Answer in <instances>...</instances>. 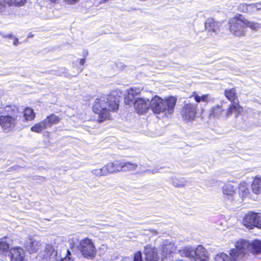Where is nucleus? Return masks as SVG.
Here are the masks:
<instances>
[{
	"label": "nucleus",
	"mask_w": 261,
	"mask_h": 261,
	"mask_svg": "<svg viewBox=\"0 0 261 261\" xmlns=\"http://www.w3.org/2000/svg\"><path fill=\"white\" fill-rule=\"evenodd\" d=\"M53 3H56L58 0H50Z\"/></svg>",
	"instance_id": "nucleus-45"
},
{
	"label": "nucleus",
	"mask_w": 261,
	"mask_h": 261,
	"mask_svg": "<svg viewBox=\"0 0 261 261\" xmlns=\"http://www.w3.org/2000/svg\"><path fill=\"white\" fill-rule=\"evenodd\" d=\"M149 94L151 96L150 98V108L156 114H163L167 116L172 114L176 102V98L174 97H169L163 99L158 96H153L151 91Z\"/></svg>",
	"instance_id": "nucleus-3"
},
{
	"label": "nucleus",
	"mask_w": 261,
	"mask_h": 261,
	"mask_svg": "<svg viewBox=\"0 0 261 261\" xmlns=\"http://www.w3.org/2000/svg\"><path fill=\"white\" fill-rule=\"evenodd\" d=\"M171 182L174 187L182 188L186 185L187 181L184 178L174 176L171 178Z\"/></svg>",
	"instance_id": "nucleus-28"
},
{
	"label": "nucleus",
	"mask_w": 261,
	"mask_h": 261,
	"mask_svg": "<svg viewBox=\"0 0 261 261\" xmlns=\"http://www.w3.org/2000/svg\"><path fill=\"white\" fill-rule=\"evenodd\" d=\"M45 251L51 261H73L69 256L70 252L64 247L47 244Z\"/></svg>",
	"instance_id": "nucleus-5"
},
{
	"label": "nucleus",
	"mask_w": 261,
	"mask_h": 261,
	"mask_svg": "<svg viewBox=\"0 0 261 261\" xmlns=\"http://www.w3.org/2000/svg\"><path fill=\"white\" fill-rule=\"evenodd\" d=\"M85 61H86L85 59H80V64L81 65H83L85 64Z\"/></svg>",
	"instance_id": "nucleus-43"
},
{
	"label": "nucleus",
	"mask_w": 261,
	"mask_h": 261,
	"mask_svg": "<svg viewBox=\"0 0 261 261\" xmlns=\"http://www.w3.org/2000/svg\"><path fill=\"white\" fill-rule=\"evenodd\" d=\"M249 193V190L245 183L240 184L238 187V197H240L242 198L246 197L248 196Z\"/></svg>",
	"instance_id": "nucleus-29"
},
{
	"label": "nucleus",
	"mask_w": 261,
	"mask_h": 261,
	"mask_svg": "<svg viewBox=\"0 0 261 261\" xmlns=\"http://www.w3.org/2000/svg\"><path fill=\"white\" fill-rule=\"evenodd\" d=\"M236 246L240 251L239 256L245 257L249 252L253 254L261 253V241L255 240L251 242L245 240H240L236 244Z\"/></svg>",
	"instance_id": "nucleus-6"
},
{
	"label": "nucleus",
	"mask_w": 261,
	"mask_h": 261,
	"mask_svg": "<svg viewBox=\"0 0 261 261\" xmlns=\"http://www.w3.org/2000/svg\"><path fill=\"white\" fill-rule=\"evenodd\" d=\"M191 99L185 101V106L182 111L183 118L188 121L194 120L196 113L197 105L191 102Z\"/></svg>",
	"instance_id": "nucleus-11"
},
{
	"label": "nucleus",
	"mask_w": 261,
	"mask_h": 261,
	"mask_svg": "<svg viewBox=\"0 0 261 261\" xmlns=\"http://www.w3.org/2000/svg\"><path fill=\"white\" fill-rule=\"evenodd\" d=\"M19 44V40L17 38H14V40L13 41V44L15 46H17Z\"/></svg>",
	"instance_id": "nucleus-42"
},
{
	"label": "nucleus",
	"mask_w": 261,
	"mask_h": 261,
	"mask_svg": "<svg viewBox=\"0 0 261 261\" xmlns=\"http://www.w3.org/2000/svg\"><path fill=\"white\" fill-rule=\"evenodd\" d=\"M11 261H23L24 251L20 247L11 248L8 253Z\"/></svg>",
	"instance_id": "nucleus-16"
},
{
	"label": "nucleus",
	"mask_w": 261,
	"mask_h": 261,
	"mask_svg": "<svg viewBox=\"0 0 261 261\" xmlns=\"http://www.w3.org/2000/svg\"><path fill=\"white\" fill-rule=\"evenodd\" d=\"M22 113L14 106H6L0 115V125L5 132H9L19 123Z\"/></svg>",
	"instance_id": "nucleus-2"
},
{
	"label": "nucleus",
	"mask_w": 261,
	"mask_h": 261,
	"mask_svg": "<svg viewBox=\"0 0 261 261\" xmlns=\"http://www.w3.org/2000/svg\"><path fill=\"white\" fill-rule=\"evenodd\" d=\"M237 188L231 183L225 184L222 187V193L226 199L230 201L238 200Z\"/></svg>",
	"instance_id": "nucleus-13"
},
{
	"label": "nucleus",
	"mask_w": 261,
	"mask_h": 261,
	"mask_svg": "<svg viewBox=\"0 0 261 261\" xmlns=\"http://www.w3.org/2000/svg\"><path fill=\"white\" fill-rule=\"evenodd\" d=\"M247 4H240L238 6V10L242 12H247Z\"/></svg>",
	"instance_id": "nucleus-36"
},
{
	"label": "nucleus",
	"mask_w": 261,
	"mask_h": 261,
	"mask_svg": "<svg viewBox=\"0 0 261 261\" xmlns=\"http://www.w3.org/2000/svg\"><path fill=\"white\" fill-rule=\"evenodd\" d=\"M0 35L3 37H4V38H13V35L12 34H8V35H5L4 34H2V33H0Z\"/></svg>",
	"instance_id": "nucleus-41"
},
{
	"label": "nucleus",
	"mask_w": 261,
	"mask_h": 261,
	"mask_svg": "<svg viewBox=\"0 0 261 261\" xmlns=\"http://www.w3.org/2000/svg\"><path fill=\"white\" fill-rule=\"evenodd\" d=\"M225 95L229 101L233 102L231 105L234 104L235 102L238 103V100L234 89L226 90L225 91Z\"/></svg>",
	"instance_id": "nucleus-26"
},
{
	"label": "nucleus",
	"mask_w": 261,
	"mask_h": 261,
	"mask_svg": "<svg viewBox=\"0 0 261 261\" xmlns=\"http://www.w3.org/2000/svg\"><path fill=\"white\" fill-rule=\"evenodd\" d=\"M144 254L145 261H158L159 257L156 249L150 245H147L144 247Z\"/></svg>",
	"instance_id": "nucleus-17"
},
{
	"label": "nucleus",
	"mask_w": 261,
	"mask_h": 261,
	"mask_svg": "<svg viewBox=\"0 0 261 261\" xmlns=\"http://www.w3.org/2000/svg\"><path fill=\"white\" fill-rule=\"evenodd\" d=\"M239 249L236 247L230 250L229 255L224 253H220L216 255L215 260V261H240L243 257L239 256Z\"/></svg>",
	"instance_id": "nucleus-12"
},
{
	"label": "nucleus",
	"mask_w": 261,
	"mask_h": 261,
	"mask_svg": "<svg viewBox=\"0 0 261 261\" xmlns=\"http://www.w3.org/2000/svg\"><path fill=\"white\" fill-rule=\"evenodd\" d=\"M9 248L8 243L5 241H0V250L5 251Z\"/></svg>",
	"instance_id": "nucleus-35"
},
{
	"label": "nucleus",
	"mask_w": 261,
	"mask_h": 261,
	"mask_svg": "<svg viewBox=\"0 0 261 261\" xmlns=\"http://www.w3.org/2000/svg\"><path fill=\"white\" fill-rule=\"evenodd\" d=\"M123 170L124 171H133L138 167V165L135 163L129 162H122Z\"/></svg>",
	"instance_id": "nucleus-31"
},
{
	"label": "nucleus",
	"mask_w": 261,
	"mask_h": 261,
	"mask_svg": "<svg viewBox=\"0 0 261 261\" xmlns=\"http://www.w3.org/2000/svg\"><path fill=\"white\" fill-rule=\"evenodd\" d=\"M253 192L256 194H261V175L256 176L251 185Z\"/></svg>",
	"instance_id": "nucleus-24"
},
{
	"label": "nucleus",
	"mask_w": 261,
	"mask_h": 261,
	"mask_svg": "<svg viewBox=\"0 0 261 261\" xmlns=\"http://www.w3.org/2000/svg\"><path fill=\"white\" fill-rule=\"evenodd\" d=\"M245 28H249L253 31H258L261 29V24L257 22L249 21L244 17Z\"/></svg>",
	"instance_id": "nucleus-30"
},
{
	"label": "nucleus",
	"mask_w": 261,
	"mask_h": 261,
	"mask_svg": "<svg viewBox=\"0 0 261 261\" xmlns=\"http://www.w3.org/2000/svg\"><path fill=\"white\" fill-rule=\"evenodd\" d=\"M131 104L134 105V108L138 113H145L150 108V97L146 96V93H145L144 96H142Z\"/></svg>",
	"instance_id": "nucleus-10"
},
{
	"label": "nucleus",
	"mask_w": 261,
	"mask_h": 261,
	"mask_svg": "<svg viewBox=\"0 0 261 261\" xmlns=\"http://www.w3.org/2000/svg\"><path fill=\"white\" fill-rule=\"evenodd\" d=\"M46 126L44 123L43 120L41 122L36 124L35 125L31 127V130L36 133H41L44 129L46 128Z\"/></svg>",
	"instance_id": "nucleus-32"
},
{
	"label": "nucleus",
	"mask_w": 261,
	"mask_h": 261,
	"mask_svg": "<svg viewBox=\"0 0 261 261\" xmlns=\"http://www.w3.org/2000/svg\"><path fill=\"white\" fill-rule=\"evenodd\" d=\"M162 256L163 258L168 257L172 253H174L176 250V247L174 244L165 241L163 242V246L162 249Z\"/></svg>",
	"instance_id": "nucleus-18"
},
{
	"label": "nucleus",
	"mask_w": 261,
	"mask_h": 261,
	"mask_svg": "<svg viewBox=\"0 0 261 261\" xmlns=\"http://www.w3.org/2000/svg\"><path fill=\"white\" fill-rule=\"evenodd\" d=\"M40 246V242L33 238L29 239L25 244L26 249L30 253L37 251L39 249Z\"/></svg>",
	"instance_id": "nucleus-21"
},
{
	"label": "nucleus",
	"mask_w": 261,
	"mask_h": 261,
	"mask_svg": "<svg viewBox=\"0 0 261 261\" xmlns=\"http://www.w3.org/2000/svg\"><path fill=\"white\" fill-rule=\"evenodd\" d=\"M247 13H252V4L247 5Z\"/></svg>",
	"instance_id": "nucleus-40"
},
{
	"label": "nucleus",
	"mask_w": 261,
	"mask_h": 261,
	"mask_svg": "<svg viewBox=\"0 0 261 261\" xmlns=\"http://www.w3.org/2000/svg\"><path fill=\"white\" fill-rule=\"evenodd\" d=\"M180 255L189 257L191 261H206L208 258L206 250L201 245L197 246L196 249L186 247L180 251Z\"/></svg>",
	"instance_id": "nucleus-7"
},
{
	"label": "nucleus",
	"mask_w": 261,
	"mask_h": 261,
	"mask_svg": "<svg viewBox=\"0 0 261 261\" xmlns=\"http://www.w3.org/2000/svg\"><path fill=\"white\" fill-rule=\"evenodd\" d=\"M60 120V118L55 114H51L50 115L47 117L43 121L45 123L46 127H50L51 125L56 124Z\"/></svg>",
	"instance_id": "nucleus-25"
},
{
	"label": "nucleus",
	"mask_w": 261,
	"mask_h": 261,
	"mask_svg": "<svg viewBox=\"0 0 261 261\" xmlns=\"http://www.w3.org/2000/svg\"><path fill=\"white\" fill-rule=\"evenodd\" d=\"M133 261H143L141 251H138L135 254Z\"/></svg>",
	"instance_id": "nucleus-37"
},
{
	"label": "nucleus",
	"mask_w": 261,
	"mask_h": 261,
	"mask_svg": "<svg viewBox=\"0 0 261 261\" xmlns=\"http://www.w3.org/2000/svg\"><path fill=\"white\" fill-rule=\"evenodd\" d=\"M256 218V213L250 212L244 217L243 223L247 227L252 228L254 225Z\"/></svg>",
	"instance_id": "nucleus-23"
},
{
	"label": "nucleus",
	"mask_w": 261,
	"mask_h": 261,
	"mask_svg": "<svg viewBox=\"0 0 261 261\" xmlns=\"http://www.w3.org/2000/svg\"><path fill=\"white\" fill-rule=\"evenodd\" d=\"M226 103L227 102L224 103V105L222 104L213 107L211 110L210 116L218 118H227L233 112H234L237 116L242 111V108L237 102H235L233 105H230L229 106H225Z\"/></svg>",
	"instance_id": "nucleus-4"
},
{
	"label": "nucleus",
	"mask_w": 261,
	"mask_h": 261,
	"mask_svg": "<svg viewBox=\"0 0 261 261\" xmlns=\"http://www.w3.org/2000/svg\"><path fill=\"white\" fill-rule=\"evenodd\" d=\"M253 226L261 228V213H256V218Z\"/></svg>",
	"instance_id": "nucleus-34"
},
{
	"label": "nucleus",
	"mask_w": 261,
	"mask_h": 261,
	"mask_svg": "<svg viewBox=\"0 0 261 261\" xmlns=\"http://www.w3.org/2000/svg\"><path fill=\"white\" fill-rule=\"evenodd\" d=\"M91 172L98 176H105L108 174L105 166L100 169H93L91 171Z\"/></svg>",
	"instance_id": "nucleus-33"
},
{
	"label": "nucleus",
	"mask_w": 261,
	"mask_h": 261,
	"mask_svg": "<svg viewBox=\"0 0 261 261\" xmlns=\"http://www.w3.org/2000/svg\"><path fill=\"white\" fill-rule=\"evenodd\" d=\"M204 25L207 35L210 37H213L217 34L220 27L221 25V23L216 21L212 18H208L205 22Z\"/></svg>",
	"instance_id": "nucleus-14"
},
{
	"label": "nucleus",
	"mask_w": 261,
	"mask_h": 261,
	"mask_svg": "<svg viewBox=\"0 0 261 261\" xmlns=\"http://www.w3.org/2000/svg\"><path fill=\"white\" fill-rule=\"evenodd\" d=\"M108 173H113L122 170V162L115 161L113 163H109L105 166Z\"/></svg>",
	"instance_id": "nucleus-20"
},
{
	"label": "nucleus",
	"mask_w": 261,
	"mask_h": 261,
	"mask_svg": "<svg viewBox=\"0 0 261 261\" xmlns=\"http://www.w3.org/2000/svg\"><path fill=\"white\" fill-rule=\"evenodd\" d=\"M146 92L143 89L136 87L130 88L127 91V95L125 98L126 101L131 104L136 100L139 99L142 96H144Z\"/></svg>",
	"instance_id": "nucleus-15"
},
{
	"label": "nucleus",
	"mask_w": 261,
	"mask_h": 261,
	"mask_svg": "<svg viewBox=\"0 0 261 261\" xmlns=\"http://www.w3.org/2000/svg\"><path fill=\"white\" fill-rule=\"evenodd\" d=\"M190 99L193 98L197 102H207L210 100V96L209 94H204L201 96H199L196 92H193V95L189 97Z\"/></svg>",
	"instance_id": "nucleus-27"
},
{
	"label": "nucleus",
	"mask_w": 261,
	"mask_h": 261,
	"mask_svg": "<svg viewBox=\"0 0 261 261\" xmlns=\"http://www.w3.org/2000/svg\"><path fill=\"white\" fill-rule=\"evenodd\" d=\"M19 112L22 114L20 118L21 120L19 121V123L21 124L26 121L32 120L35 117L33 110L29 108H25L23 112Z\"/></svg>",
	"instance_id": "nucleus-22"
},
{
	"label": "nucleus",
	"mask_w": 261,
	"mask_h": 261,
	"mask_svg": "<svg viewBox=\"0 0 261 261\" xmlns=\"http://www.w3.org/2000/svg\"><path fill=\"white\" fill-rule=\"evenodd\" d=\"M68 4L74 5L79 2L80 0H64Z\"/></svg>",
	"instance_id": "nucleus-39"
},
{
	"label": "nucleus",
	"mask_w": 261,
	"mask_h": 261,
	"mask_svg": "<svg viewBox=\"0 0 261 261\" xmlns=\"http://www.w3.org/2000/svg\"><path fill=\"white\" fill-rule=\"evenodd\" d=\"M79 249L83 256L87 258L93 259L96 254V248L93 242L88 238H85L80 241Z\"/></svg>",
	"instance_id": "nucleus-9"
},
{
	"label": "nucleus",
	"mask_w": 261,
	"mask_h": 261,
	"mask_svg": "<svg viewBox=\"0 0 261 261\" xmlns=\"http://www.w3.org/2000/svg\"><path fill=\"white\" fill-rule=\"evenodd\" d=\"M150 231L153 234H157V231L155 230H150Z\"/></svg>",
	"instance_id": "nucleus-44"
},
{
	"label": "nucleus",
	"mask_w": 261,
	"mask_h": 261,
	"mask_svg": "<svg viewBox=\"0 0 261 261\" xmlns=\"http://www.w3.org/2000/svg\"><path fill=\"white\" fill-rule=\"evenodd\" d=\"M118 99L113 94L104 95L96 98L93 103V111L98 114L99 122L109 118L110 111H114L118 108Z\"/></svg>",
	"instance_id": "nucleus-1"
},
{
	"label": "nucleus",
	"mask_w": 261,
	"mask_h": 261,
	"mask_svg": "<svg viewBox=\"0 0 261 261\" xmlns=\"http://www.w3.org/2000/svg\"><path fill=\"white\" fill-rule=\"evenodd\" d=\"M261 10V3L252 4V13Z\"/></svg>",
	"instance_id": "nucleus-38"
},
{
	"label": "nucleus",
	"mask_w": 261,
	"mask_h": 261,
	"mask_svg": "<svg viewBox=\"0 0 261 261\" xmlns=\"http://www.w3.org/2000/svg\"><path fill=\"white\" fill-rule=\"evenodd\" d=\"M26 3V0H0V14L5 9L4 4L9 6L21 7Z\"/></svg>",
	"instance_id": "nucleus-19"
},
{
	"label": "nucleus",
	"mask_w": 261,
	"mask_h": 261,
	"mask_svg": "<svg viewBox=\"0 0 261 261\" xmlns=\"http://www.w3.org/2000/svg\"><path fill=\"white\" fill-rule=\"evenodd\" d=\"M244 22V17L241 14L230 19L228 22L230 32L238 37L245 36L246 29Z\"/></svg>",
	"instance_id": "nucleus-8"
}]
</instances>
